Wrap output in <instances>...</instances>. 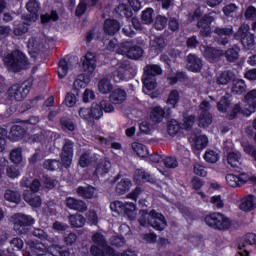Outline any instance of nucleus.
Returning <instances> with one entry per match:
<instances>
[{
  "label": "nucleus",
  "mask_w": 256,
  "mask_h": 256,
  "mask_svg": "<svg viewBox=\"0 0 256 256\" xmlns=\"http://www.w3.org/2000/svg\"><path fill=\"white\" fill-rule=\"evenodd\" d=\"M244 17L247 21H256V8L255 6H249L244 13Z\"/></svg>",
  "instance_id": "774afa93"
},
{
  "label": "nucleus",
  "mask_w": 256,
  "mask_h": 256,
  "mask_svg": "<svg viewBox=\"0 0 256 256\" xmlns=\"http://www.w3.org/2000/svg\"><path fill=\"white\" fill-rule=\"evenodd\" d=\"M139 215L138 223L141 227H147V225H151V212H149V210H140Z\"/></svg>",
  "instance_id": "37998d69"
},
{
  "label": "nucleus",
  "mask_w": 256,
  "mask_h": 256,
  "mask_svg": "<svg viewBox=\"0 0 256 256\" xmlns=\"http://www.w3.org/2000/svg\"><path fill=\"white\" fill-rule=\"evenodd\" d=\"M78 115L81 119L86 121L88 125H93V116L91 114V108H80Z\"/></svg>",
  "instance_id": "13d9d810"
},
{
  "label": "nucleus",
  "mask_w": 256,
  "mask_h": 256,
  "mask_svg": "<svg viewBox=\"0 0 256 256\" xmlns=\"http://www.w3.org/2000/svg\"><path fill=\"white\" fill-rule=\"evenodd\" d=\"M133 186V182L129 178H122L116 185L115 191L118 195H125V193H129L131 191V187Z\"/></svg>",
  "instance_id": "bb28decb"
},
{
  "label": "nucleus",
  "mask_w": 256,
  "mask_h": 256,
  "mask_svg": "<svg viewBox=\"0 0 256 256\" xmlns=\"http://www.w3.org/2000/svg\"><path fill=\"white\" fill-rule=\"evenodd\" d=\"M249 245H256V234L255 233H247L242 240L238 244L239 251H244L243 256H249L250 252L247 250Z\"/></svg>",
  "instance_id": "2eb2a0df"
},
{
  "label": "nucleus",
  "mask_w": 256,
  "mask_h": 256,
  "mask_svg": "<svg viewBox=\"0 0 256 256\" xmlns=\"http://www.w3.org/2000/svg\"><path fill=\"white\" fill-rule=\"evenodd\" d=\"M196 119L197 118L193 114L188 115V116H184L183 124H182L183 129L185 131H192L193 125H195Z\"/></svg>",
  "instance_id": "052dcab7"
},
{
  "label": "nucleus",
  "mask_w": 256,
  "mask_h": 256,
  "mask_svg": "<svg viewBox=\"0 0 256 256\" xmlns=\"http://www.w3.org/2000/svg\"><path fill=\"white\" fill-rule=\"evenodd\" d=\"M92 243L94 245H98L99 247L105 248L107 247V238L101 232H95L91 237Z\"/></svg>",
  "instance_id": "8fccbe9b"
},
{
  "label": "nucleus",
  "mask_w": 256,
  "mask_h": 256,
  "mask_svg": "<svg viewBox=\"0 0 256 256\" xmlns=\"http://www.w3.org/2000/svg\"><path fill=\"white\" fill-rule=\"evenodd\" d=\"M199 109L201 111L199 116L200 125L204 128L209 127L211 123H213V116L211 115V103L207 100H203L200 105Z\"/></svg>",
  "instance_id": "9d476101"
},
{
  "label": "nucleus",
  "mask_w": 256,
  "mask_h": 256,
  "mask_svg": "<svg viewBox=\"0 0 256 256\" xmlns=\"http://www.w3.org/2000/svg\"><path fill=\"white\" fill-rule=\"evenodd\" d=\"M65 205L68 209L78 211L79 213H85L87 211V203L74 197L66 198Z\"/></svg>",
  "instance_id": "4468645a"
},
{
  "label": "nucleus",
  "mask_w": 256,
  "mask_h": 256,
  "mask_svg": "<svg viewBox=\"0 0 256 256\" xmlns=\"http://www.w3.org/2000/svg\"><path fill=\"white\" fill-rule=\"evenodd\" d=\"M74 147L75 143L71 139H65L60 154L61 163L65 169H69L73 163Z\"/></svg>",
  "instance_id": "1a4fd4ad"
},
{
  "label": "nucleus",
  "mask_w": 256,
  "mask_h": 256,
  "mask_svg": "<svg viewBox=\"0 0 256 256\" xmlns=\"http://www.w3.org/2000/svg\"><path fill=\"white\" fill-rule=\"evenodd\" d=\"M133 180L135 185H142V183H153V176L143 169H137L134 172Z\"/></svg>",
  "instance_id": "aec40b11"
},
{
  "label": "nucleus",
  "mask_w": 256,
  "mask_h": 256,
  "mask_svg": "<svg viewBox=\"0 0 256 256\" xmlns=\"http://www.w3.org/2000/svg\"><path fill=\"white\" fill-rule=\"evenodd\" d=\"M82 68L88 73H93V71H95V69L97 68V59L95 58L94 53H86L82 63Z\"/></svg>",
  "instance_id": "412c9836"
},
{
  "label": "nucleus",
  "mask_w": 256,
  "mask_h": 256,
  "mask_svg": "<svg viewBox=\"0 0 256 256\" xmlns=\"http://www.w3.org/2000/svg\"><path fill=\"white\" fill-rule=\"evenodd\" d=\"M127 204L121 202V201H114L110 203V209L114 213H117L118 215H123V212L125 211V207Z\"/></svg>",
  "instance_id": "0e129e2a"
},
{
  "label": "nucleus",
  "mask_w": 256,
  "mask_h": 256,
  "mask_svg": "<svg viewBox=\"0 0 256 256\" xmlns=\"http://www.w3.org/2000/svg\"><path fill=\"white\" fill-rule=\"evenodd\" d=\"M42 183L46 189H55V187H57L58 181L55 176L45 174L42 176Z\"/></svg>",
  "instance_id": "5fc2aeb1"
},
{
  "label": "nucleus",
  "mask_w": 256,
  "mask_h": 256,
  "mask_svg": "<svg viewBox=\"0 0 256 256\" xmlns=\"http://www.w3.org/2000/svg\"><path fill=\"white\" fill-rule=\"evenodd\" d=\"M240 210L244 211L245 213H249L250 211H253L256 207V198L253 194H249L247 196H244L241 199L240 203Z\"/></svg>",
  "instance_id": "4be33fe9"
},
{
  "label": "nucleus",
  "mask_w": 256,
  "mask_h": 256,
  "mask_svg": "<svg viewBox=\"0 0 256 256\" xmlns=\"http://www.w3.org/2000/svg\"><path fill=\"white\" fill-rule=\"evenodd\" d=\"M153 15H155V10L153 8H146L141 13V22L143 25H151L153 23Z\"/></svg>",
  "instance_id": "c03bdc74"
},
{
  "label": "nucleus",
  "mask_w": 256,
  "mask_h": 256,
  "mask_svg": "<svg viewBox=\"0 0 256 256\" xmlns=\"http://www.w3.org/2000/svg\"><path fill=\"white\" fill-rule=\"evenodd\" d=\"M150 227L154 228L155 231H165L167 228V219L165 216L157 212V210H150Z\"/></svg>",
  "instance_id": "9b49d317"
},
{
  "label": "nucleus",
  "mask_w": 256,
  "mask_h": 256,
  "mask_svg": "<svg viewBox=\"0 0 256 256\" xmlns=\"http://www.w3.org/2000/svg\"><path fill=\"white\" fill-rule=\"evenodd\" d=\"M226 183L229 187H243L246 183H256V177L249 175V173H240L239 175L227 174Z\"/></svg>",
  "instance_id": "6e6552de"
},
{
  "label": "nucleus",
  "mask_w": 256,
  "mask_h": 256,
  "mask_svg": "<svg viewBox=\"0 0 256 256\" xmlns=\"http://www.w3.org/2000/svg\"><path fill=\"white\" fill-rule=\"evenodd\" d=\"M99 161V155L91 154L89 150L84 151L78 160V165L81 169H87V167H91V165L97 164Z\"/></svg>",
  "instance_id": "f8f14e48"
},
{
  "label": "nucleus",
  "mask_w": 256,
  "mask_h": 256,
  "mask_svg": "<svg viewBox=\"0 0 256 256\" xmlns=\"http://www.w3.org/2000/svg\"><path fill=\"white\" fill-rule=\"evenodd\" d=\"M244 101L248 105L250 113H255L256 111V89L250 90L244 96Z\"/></svg>",
  "instance_id": "473e14b6"
},
{
  "label": "nucleus",
  "mask_w": 256,
  "mask_h": 256,
  "mask_svg": "<svg viewBox=\"0 0 256 256\" xmlns=\"http://www.w3.org/2000/svg\"><path fill=\"white\" fill-rule=\"evenodd\" d=\"M227 163L233 169L239 168V165H241V153H239V152H229L227 154Z\"/></svg>",
  "instance_id": "58836bf2"
},
{
  "label": "nucleus",
  "mask_w": 256,
  "mask_h": 256,
  "mask_svg": "<svg viewBox=\"0 0 256 256\" xmlns=\"http://www.w3.org/2000/svg\"><path fill=\"white\" fill-rule=\"evenodd\" d=\"M86 222H87V220L81 214H75V215L69 216V223H70L71 227H73L75 229H81V227L85 226Z\"/></svg>",
  "instance_id": "e433bc0d"
},
{
  "label": "nucleus",
  "mask_w": 256,
  "mask_h": 256,
  "mask_svg": "<svg viewBox=\"0 0 256 256\" xmlns=\"http://www.w3.org/2000/svg\"><path fill=\"white\" fill-rule=\"evenodd\" d=\"M213 21H215V17L211 14H204L202 19L197 22V27H211Z\"/></svg>",
  "instance_id": "69168bd1"
},
{
  "label": "nucleus",
  "mask_w": 256,
  "mask_h": 256,
  "mask_svg": "<svg viewBox=\"0 0 256 256\" xmlns=\"http://www.w3.org/2000/svg\"><path fill=\"white\" fill-rule=\"evenodd\" d=\"M91 115H92V123L95 125V121H99L101 117H103V108L101 106V102H93L90 107Z\"/></svg>",
  "instance_id": "c9c22d12"
},
{
  "label": "nucleus",
  "mask_w": 256,
  "mask_h": 256,
  "mask_svg": "<svg viewBox=\"0 0 256 256\" xmlns=\"http://www.w3.org/2000/svg\"><path fill=\"white\" fill-rule=\"evenodd\" d=\"M215 35L220 37L218 39L219 45H227L229 43V37L233 35L235 41H239L245 51H253L255 49V34L251 33V26L249 24H242L236 32L233 30V26L229 27H216L214 29Z\"/></svg>",
  "instance_id": "f257e3e1"
},
{
  "label": "nucleus",
  "mask_w": 256,
  "mask_h": 256,
  "mask_svg": "<svg viewBox=\"0 0 256 256\" xmlns=\"http://www.w3.org/2000/svg\"><path fill=\"white\" fill-rule=\"evenodd\" d=\"M239 47L233 46L232 48H229L228 50L225 51V57L229 63H235L237 59H239Z\"/></svg>",
  "instance_id": "a18cd8bd"
},
{
  "label": "nucleus",
  "mask_w": 256,
  "mask_h": 256,
  "mask_svg": "<svg viewBox=\"0 0 256 256\" xmlns=\"http://www.w3.org/2000/svg\"><path fill=\"white\" fill-rule=\"evenodd\" d=\"M109 99L113 105H121V103L125 102L127 99V92L121 88L114 89L110 93Z\"/></svg>",
  "instance_id": "a878e982"
},
{
  "label": "nucleus",
  "mask_w": 256,
  "mask_h": 256,
  "mask_svg": "<svg viewBox=\"0 0 256 256\" xmlns=\"http://www.w3.org/2000/svg\"><path fill=\"white\" fill-rule=\"evenodd\" d=\"M247 89V85L245 84V80L238 79L232 80V93L234 95H243Z\"/></svg>",
  "instance_id": "4c0bfd02"
},
{
  "label": "nucleus",
  "mask_w": 256,
  "mask_h": 256,
  "mask_svg": "<svg viewBox=\"0 0 256 256\" xmlns=\"http://www.w3.org/2000/svg\"><path fill=\"white\" fill-rule=\"evenodd\" d=\"M235 79V74L229 70L221 72V74L217 77L216 83L217 85H229L231 81Z\"/></svg>",
  "instance_id": "72a5a7b5"
},
{
  "label": "nucleus",
  "mask_w": 256,
  "mask_h": 256,
  "mask_svg": "<svg viewBox=\"0 0 256 256\" xmlns=\"http://www.w3.org/2000/svg\"><path fill=\"white\" fill-rule=\"evenodd\" d=\"M132 149L136 152L138 157L145 158L147 155H149V148L145 146L144 144H141L139 142L132 143Z\"/></svg>",
  "instance_id": "de8ad7c7"
},
{
  "label": "nucleus",
  "mask_w": 256,
  "mask_h": 256,
  "mask_svg": "<svg viewBox=\"0 0 256 256\" xmlns=\"http://www.w3.org/2000/svg\"><path fill=\"white\" fill-rule=\"evenodd\" d=\"M216 107L219 113H227L229 107H231V100L227 96H222Z\"/></svg>",
  "instance_id": "603ef678"
},
{
  "label": "nucleus",
  "mask_w": 256,
  "mask_h": 256,
  "mask_svg": "<svg viewBox=\"0 0 256 256\" xmlns=\"http://www.w3.org/2000/svg\"><path fill=\"white\" fill-rule=\"evenodd\" d=\"M111 167V163L107 160H100L98 163L96 162L95 170L93 171V177H104L109 173V168Z\"/></svg>",
  "instance_id": "393cba45"
},
{
  "label": "nucleus",
  "mask_w": 256,
  "mask_h": 256,
  "mask_svg": "<svg viewBox=\"0 0 256 256\" xmlns=\"http://www.w3.org/2000/svg\"><path fill=\"white\" fill-rule=\"evenodd\" d=\"M10 160L14 165H19L23 161V150L21 148H15L10 152Z\"/></svg>",
  "instance_id": "6e6d98bb"
},
{
  "label": "nucleus",
  "mask_w": 256,
  "mask_h": 256,
  "mask_svg": "<svg viewBox=\"0 0 256 256\" xmlns=\"http://www.w3.org/2000/svg\"><path fill=\"white\" fill-rule=\"evenodd\" d=\"M114 14L117 19H131L133 17V10L128 4H119L115 9H114Z\"/></svg>",
  "instance_id": "f3484780"
},
{
  "label": "nucleus",
  "mask_w": 256,
  "mask_h": 256,
  "mask_svg": "<svg viewBox=\"0 0 256 256\" xmlns=\"http://www.w3.org/2000/svg\"><path fill=\"white\" fill-rule=\"evenodd\" d=\"M118 53L126 55L128 59L137 61L143 57V48L139 45L133 44V40L122 42L119 46Z\"/></svg>",
  "instance_id": "0eeeda50"
},
{
  "label": "nucleus",
  "mask_w": 256,
  "mask_h": 256,
  "mask_svg": "<svg viewBox=\"0 0 256 256\" xmlns=\"http://www.w3.org/2000/svg\"><path fill=\"white\" fill-rule=\"evenodd\" d=\"M241 111H243L241 104L237 103L231 108V110L226 112V118L228 121H234V119L237 117V115H239V113H241Z\"/></svg>",
  "instance_id": "e2e57ef3"
},
{
  "label": "nucleus",
  "mask_w": 256,
  "mask_h": 256,
  "mask_svg": "<svg viewBox=\"0 0 256 256\" xmlns=\"http://www.w3.org/2000/svg\"><path fill=\"white\" fill-rule=\"evenodd\" d=\"M23 199L26 203H28V205H30V207H33L34 209H39L43 203L41 196H39L37 193L29 192V190H25L23 192Z\"/></svg>",
  "instance_id": "a211bd4d"
},
{
  "label": "nucleus",
  "mask_w": 256,
  "mask_h": 256,
  "mask_svg": "<svg viewBox=\"0 0 256 256\" xmlns=\"http://www.w3.org/2000/svg\"><path fill=\"white\" fill-rule=\"evenodd\" d=\"M76 193L77 195H79V197H82L83 199H93L94 195H95V187L89 185L87 187L85 186H79L76 189Z\"/></svg>",
  "instance_id": "2f4dec72"
},
{
  "label": "nucleus",
  "mask_w": 256,
  "mask_h": 256,
  "mask_svg": "<svg viewBox=\"0 0 256 256\" xmlns=\"http://www.w3.org/2000/svg\"><path fill=\"white\" fill-rule=\"evenodd\" d=\"M59 123L61 125L62 131L65 133H73V131H75V122H73L71 117L62 116L59 120Z\"/></svg>",
  "instance_id": "7c9ffc66"
},
{
  "label": "nucleus",
  "mask_w": 256,
  "mask_h": 256,
  "mask_svg": "<svg viewBox=\"0 0 256 256\" xmlns=\"http://www.w3.org/2000/svg\"><path fill=\"white\" fill-rule=\"evenodd\" d=\"M48 253L52 256H71V252L65 246L52 244L48 247Z\"/></svg>",
  "instance_id": "cd10ccee"
},
{
  "label": "nucleus",
  "mask_w": 256,
  "mask_h": 256,
  "mask_svg": "<svg viewBox=\"0 0 256 256\" xmlns=\"http://www.w3.org/2000/svg\"><path fill=\"white\" fill-rule=\"evenodd\" d=\"M25 135H27V129L21 125H13L9 132V139L10 141L17 142L24 139Z\"/></svg>",
  "instance_id": "5701e85b"
},
{
  "label": "nucleus",
  "mask_w": 256,
  "mask_h": 256,
  "mask_svg": "<svg viewBox=\"0 0 256 256\" xmlns=\"http://www.w3.org/2000/svg\"><path fill=\"white\" fill-rule=\"evenodd\" d=\"M204 223L215 231H229L232 225L231 220L225 214L219 212L207 214L204 217Z\"/></svg>",
  "instance_id": "7ed1b4c3"
},
{
  "label": "nucleus",
  "mask_w": 256,
  "mask_h": 256,
  "mask_svg": "<svg viewBox=\"0 0 256 256\" xmlns=\"http://www.w3.org/2000/svg\"><path fill=\"white\" fill-rule=\"evenodd\" d=\"M91 83V78L85 74H80L78 77L74 80L73 87L76 91H79V89H85Z\"/></svg>",
  "instance_id": "f704fd0d"
},
{
  "label": "nucleus",
  "mask_w": 256,
  "mask_h": 256,
  "mask_svg": "<svg viewBox=\"0 0 256 256\" xmlns=\"http://www.w3.org/2000/svg\"><path fill=\"white\" fill-rule=\"evenodd\" d=\"M98 90L102 95H107V93H111L113 91V84L107 78H103L98 82Z\"/></svg>",
  "instance_id": "79ce46f5"
},
{
  "label": "nucleus",
  "mask_w": 256,
  "mask_h": 256,
  "mask_svg": "<svg viewBox=\"0 0 256 256\" xmlns=\"http://www.w3.org/2000/svg\"><path fill=\"white\" fill-rule=\"evenodd\" d=\"M181 131V123L175 119L167 122V133L170 137H175Z\"/></svg>",
  "instance_id": "a19ab883"
},
{
  "label": "nucleus",
  "mask_w": 256,
  "mask_h": 256,
  "mask_svg": "<svg viewBox=\"0 0 256 256\" xmlns=\"http://www.w3.org/2000/svg\"><path fill=\"white\" fill-rule=\"evenodd\" d=\"M11 221L14 225V230L19 235H29V231H31V227L35 225V218L31 215L16 213L11 216Z\"/></svg>",
  "instance_id": "39448f33"
},
{
  "label": "nucleus",
  "mask_w": 256,
  "mask_h": 256,
  "mask_svg": "<svg viewBox=\"0 0 256 256\" xmlns=\"http://www.w3.org/2000/svg\"><path fill=\"white\" fill-rule=\"evenodd\" d=\"M4 198L6 201H9L10 203H15L16 205H19V203H21V195L13 190H6Z\"/></svg>",
  "instance_id": "09e8293b"
},
{
  "label": "nucleus",
  "mask_w": 256,
  "mask_h": 256,
  "mask_svg": "<svg viewBox=\"0 0 256 256\" xmlns=\"http://www.w3.org/2000/svg\"><path fill=\"white\" fill-rule=\"evenodd\" d=\"M157 75H163L161 66L157 64H148L144 67L142 83L147 91H155V89H157Z\"/></svg>",
  "instance_id": "20e7f679"
},
{
  "label": "nucleus",
  "mask_w": 256,
  "mask_h": 256,
  "mask_svg": "<svg viewBox=\"0 0 256 256\" xmlns=\"http://www.w3.org/2000/svg\"><path fill=\"white\" fill-rule=\"evenodd\" d=\"M203 157H204V160L206 161V163H211V164L217 163V161H219V159H220L219 153H217V151L211 150V149H208L205 152Z\"/></svg>",
  "instance_id": "4d7b16f0"
},
{
  "label": "nucleus",
  "mask_w": 256,
  "mask_h": 256,
  "mask_svg": "<svg viewBox=\"0 0 256 256\" xmlns=\"http://www.w3.org/2000/svg\"><path fill=\"white\" fill-rule=\"evenodd\" d=\"M223 55V50L213 48L211 46H206L203 52V56L205 57L206 60H208L209 63H215V61L221 59Z\"/></svg>",
  "instance_id": "6ab92c4d"
},
{
  "label": "nucleus",
  "mask_w": 256,
  "mask_h": 256,
  "mask_svg": "<svg viewBox=\"0 0 256 256\" xmlns=\"http://www.w3.org/2000/svg\"><path fill=\"white\" fill-rule=\"evenodd\" d=\"M122 215H125L130 219V221H133V219H135V215H137V205L133 202L126 204Z\"/></svg>",
  "instance_id": "49530a36"
},
{
  "label": "nucleus",
  "mask_w": 256,
  "mask_h": 256,
  "mask_svg": "<svg viewBox=\"0 0 256 256\" xmlns=\"http://www.w3.org/2000/svg\"><path fill=\"white\" fill-rule=\"evenodd\" d=\"M207 145H209V138H207V136L202 135V136H198L196 138L195 147L198 151L205 149V147H207Z\"/></svg>",
  "instance_id": "338daca9"
},
{
  "label": "nucleus",
  "mask_w": 256,
  "mask_h": 256,
  "mask_svg": "<svg viewBox=\"0 0 256 256\" xmlns=\"http://www.w3.org/2000/svg\"><path fill=\"white\" fill-rule=\"evenodd\" d=\"M179 99V91L174 89L169 93L166 103L167 105H171L172 109H175V107H177V105L179 104Z\"/></svg>",
  "instance_id": "bf43d9fd"
},
{
  "label": "nucleus",
  "mask_w": 256,
  "mask_h": 256,
  "mask_svg": "<svg viewBox=\"0 0 256 256\" xmlns=\"http://www.w3.org/2000/svg\"><path fill=\"white\" fill-rule=\"evenodd\" d=\"M164 118H165V109H163V107L156 106L152 108L150 112V119L152 123H156V124L161 123V121H163Z\"/></svg>",
  "instance_id": "c756f323"
},
{
  "label": "nucleus",
  "mask_w": 256,
  "mask_h": 256,
  "mask_svg": "<svg viewBox=\"0 0 256 256\" xmlns=\"http://www.w3.org/2000/svg\"><path fill=\"white\" fill-rule=\"evenodd\" d=\"M163 49H165V38L156 37L150 42V51L152 53L159 55V53H163Z\"/></svg>",
  "instance_id": "c85d7f7f"
},
{
  "label": "nucleus",
  "mask_w": 256,
  "mask_h": 256,
  "mask_svg": "<svg viewBox=\"0 0 256 256\" xmlns=\"http://www.w3.org/2000/svg\"><path fill=\"white\" fill-rule=\"evenodd\" d=\"M26 9L30 15H27V20L37 19L39 17V9H41V4L37 0H29L26 4Z\"/></svg>",
  "instance_id": "b1692460"
},
{
  "label": "nucleus",
  "mask_w": 256,
  "mask_h": 256,
  "mask_svg": "<svg viewBox=\"0 0 256 256\" xmlns=\"http://www.w3.org/2000/svg\"><path fill=\"white\" fill-rule=\"evenodd\" d=\"M33 78L26 79L22 84H13L8 89L7 93L10 99L15 101H23L27 99V95L31 92V87H33Z\"/></svg>",
  "instance_id": "423d86ee"
},
{
  "label": "nucleus",
  "mask_w": 256,
  "mask_h": 256,
  "mask_svg": "<svg viewBox=\"0 0 256 256\" xmlns=\"http://www.w3.org/2000/svg\"><path fill=\"white\" fill-rule=\"evenodd\" d=\"M30 245V251H32L34 253V255L37 256H43L45 253V248H43V244L42 243H37L35 241H31L29 243Z\"/></svg>",
  "instance_id": "680f3d73"
},
{
  "label": "nucleus",
  "mask_w": 256,
  "mask_h": 256,
  "mask_svg": "<svg viewBox=\"0 0 256 256\" xmlns=\"http://www.w3.org/2000/svg\"><path fill=\"white\" fill-rule=\"evenodd\" d=\"M4 64L8 71L12 73H21L29 67V58L21 50H13L4 57Z\"/></svg>",
  "instance_id": "f03ea898"
},
{
  "label": "nucleus",
  "mask_w": 256,
  "mask_h": 256,
  "mask_svg": "<svg viewBox=\"0 0 256 256\" xmlns=\"http://www.w3.org/2000/svg\"><path fill=\"white\" fill-rule=\"evenodd\" d=\"M103 31L106 35H117L121 31V23L117 19L107 18L103 24Z\"/></svg>",
  "instance_id": "ddd939ff"
},
{
  "label": "nucleus",
  "mask_w": 256,
  "mask_h": 256,
  "mask_svg": "<svg viewBox=\"0 0 256 256\" xmlns=\"http://www.w3.org/2000/svg\"><path fill=\"white\" fill-rule=\"evenodd\" d=\"M59 20V13L56 10H52L50 13H45L40 15V21L42 25H47V23H57Z\"/></svg>",
  "instance_id": "ea45409f"
},
{
  "label": "nucleus",
  "mask_w": 256,
  "mask_h": 256,
  "mask_svg": "<svg viewBox=\"0 0 256 256\" xmlns=\"http://www.w3.org/2000/svg\"><path fill=\"white\" fill-rule=\"evenodd\" d=\"M42 167L43 169H47V171H57L61 167V162L57 159H46Z\"/></svg>",
  "instance_id": "864d4df0"
},
{
  "label": "nucleus",
  "mask_w": 256,
  "mask_h": 256,
  "mask_svg": "<svg viewBox=\"0 0 256 256\" xmlns=\"http://www.w3.org/2000/svg\"><path fill=\"white\" fill-rule=\"evenodd\" d=\"M69 73V63L66 59H61L58 63V77L59 79H65Z\"/></svg>",
  "instance_id": "3c124183"
},
{
  "label": "nucleus",
  "mask_w": 256,
  "mask_h": 256,
  "mask_svg": "<svg viewBox=\"0 0 256 256\" xmlns=\"http://www.w3.org/2000/svg\"><path fill=\"white\" fill-rule=\"evenodd\" d=\"M187 68L192 73H199L203 69V60L196 54H189L187 56Z\"/></svg>",
  "instance_id": "dca6fc26"
}]
</instances>
